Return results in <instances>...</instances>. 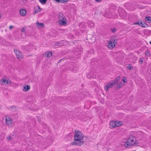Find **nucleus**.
I'll return each mask as SVG.
<instances>
[{"label":"nucleus","mask_w":151,"mask_h":151,"mask_svg":"<svg viewBox=\"0 0 151 151\" xmlns=\"http://www.w3.org/2000/svg\"><path fill=\"white\" fill-rule=\"evenodd\" d=\"M5 121L6 124L9 126L12 124V120L8 116H5Z\"/></svg>","instance_id":"9"},{"label":"nucleus","mask_w":151,"mask_h":151,"mask_svg":"<svg viewBox=\"0 0 151 151\" xmlns=\"http://www.w3.org/2000/svg\"><path fill=\"white\" fill-rule=\"evenodd\" d=\"M140 26L142 27H146L148 26V24L144 22H141L140 23Z\"/></svg>","instance_id":"16"},{"label":"nucleus","mask_w":151,"mask_h":151,"mask_svg":"<svg viewBox=\"0 0 151 151\" xmlns=\"http://www.w3.org/2000/svg\"><path fill=\"white\" fill-rule=\"evenodd\" d=\"M55 45L60 47L63 46L64 45V43L62 41H60L59 42H55Z\"/></svg>","instance_id":"13"},{"label":"nucleus","mask_w":151,"mask_h":151,"mask_svg":"<svg viewBox=\"0 0 151 151\" xmlns=\"http://www.w3.org/2000/svg\"><path fill=\"white\" fill-rule=\"evenodd\" d=\"M138 144L136 137L133 135L130 136L125 143L124 146L126 148H129L134 146H137Z\"/></svg>","instance_id":"1"},{"label":"nucleus","mask_w":151,"mask_h":151,"mask_svg":"<svg viewBox=\"0 0 151 151\" xmlns=\"http://www.w3.org/2000/svg\"><path fill=\"white\" fill-rule=\"evenodd\" d=\"M143 60H142V59H139V62H141L142 63H143Z\"/></svg>","instance_id":"35"},{"label":"nucleus","mask_w":151,"mask_h":151,"mask_svg":"<svg viewBox=\"0 0 151 151\" xmlns=\"http://www.w3.org/2000/svg\"><path fill=\"white\" fill-rule=\"evenodd\" d=\"M86 77L88 78L91 79V78H96V76L92 73L90 72L87 74Z\"/></svg>","instance_id":"10"},{"label":"nucleus","mask_w":151,"mask_h":151,"mask_svg":"<svg viewBox=\"0 0 151 151\" xmlns=\"http://www.w3.org/2000/svg\"><path fill=\"white\" fill-rule=\"evenodd\" d=\"M40 2L42 4H44L46 3L47 0H39Z\"/></svg>","instance_id":"26"},{"label":"nucleus","mask_w":151,"mask_h":151,"mask_svg":"<svg viewBox=\"0 0 151 151\" xmlns=\"http://www.w3.org/2000/svg\"><path fill=\"white\" fill-rule=\"evenodd\" d=\"M150 43L151 45V41L150 42Z\"/></svg>","instance_id":"39"},{"label":"nucleus","mask_w":151,"mask_h":151,"mask_svg":"<svg viewBox=\"0 0 151 151\" xmlns=\"http://www.w3.org/2000/svg\"><path fill=\"white\" fill-rule=\"evenodd\" d=\"M11 83V81L10 80H6V84H10Z\"/></svg>","instance_id":"31"},{"label":"nucleus","mask_w":151,"mask_h":151,"mask_svg":"<svg viewBox=\"0 0 151 151\" xmlns=\"http://www.w3.org/2000/svg\"><path fill=\"white\" fill-rule=\"evenodd\" d=\"M65 2L68 1L69 0H65Z\"/></svg>","instance_id":"38"},{"label":"nucleus","mask_w":151,"mask_h":151,"mask_svg":"<svg viewBox=\"0 0 151 151\" xmlns=\"http://www.w3.org/2000/svg\"><path fill=\"white\" fill-rule=\"evenodd\" d=\"M1 14H0V18H1Z\"/></svg>","instance_id":"40"},{"label":"nucleus","mask_w":151,"mask_h":151,"mask_svg":"<svg viewBox=\"0 0 151 151\" xmlns=\"http://www.w3.org/2000/svg\"><path fill=\"white\" fill-rule=\"evenodd\" d=\"M83 141H75L74 140L73 143H72V145H78L81 146L83 144Z\"/></svg>","instance_id":"11"},{"label":"nucleus","mask_w":151,"mask_h":151,"mask_svg":"<svg viewBox=\"0 0 151 151\" xmlns=\"http://www.w3.org/2000/svg\"><path fill=\"white\" fill-rule=\"evenodd\" d=\"M115 127L121 126L123 124V123L120 121H114Z\"/></svg>","instance_id":"12"},{"label":"nucleus","mask_w":151,"mask_h":151,"mask_svg":"<svg viewBox=\"0 0 151 151\" xmlns=\"http://www.w3.org/2000/svg\"><path fill=\"white\" fill-rule=\"evenodd\" d=\"M87 23L88 25L91 27H93L94 26V23L93 21L89 20L88 21Z\"/></svg>","instance_id":"20"},{"label":"nucleus","mask_w":151,"mask_h":151,"mask_svg":"<svg viewBox=\"0 0 151 151\" xmlns=\"http://www.w3.org/2000/svg\"><path fill=\"white\" fill-rule=\"evenodd\" d=\"M84 137V135L79 130H75V133L74 137V140L75 141H82Z\"/></svg>","instance_id":"2"},{"label":"nucleus","mask_w":151,"mask_h":151,"mask_svg":"<svg viewBox=\"0 0 151 151\" xmlns=\"http://www.w3.org/2000/svg\"><path fill=\"white\" fill-rule=\"evenodd\" d=\"M62 60V59H60V60L58 61V63H60V61H61V60Z\"/></svg>","instance_id":"37"},{"label":"nucleus","mask_w":151,"mask_h":151,"mask_svg":"<svg viewBox=\"0 0 151 151\" xmlns=\"http://www.w3.org/2000/svg\"><path fill=\"white\" fill-rule=\"evenodd\" d=\"M140 22L139 21H137L136 22L134 23L133 24V25H137L138 24L140 26Z\"/></svg>","instance_id":"30"},{"label":"nucleus","mask_w":151,"mask_h":151,"mask_svg":"<svg viewBox=\"0 0 151 151\" xmlns=\"http://www.w3.org/2000/svg\"><path fill=\"white\" fill-rule=\"evenodd\" d=\"M58 23L60 26H65L67 24V19L65 17H63L61 19H59Z\"/></svg>","instance_id":"6"},{"label":"nucleus","mask_w":151,"mask_h":151,"mask_svg":"<svg viewBox=\"0 0 151 151\" xmlns=\"http://www.w3.org/2000/svg\"><path fill=\"white\" fill-rule=\"evenodd\" d=\"M14 52L16 55L17 58L19 60H21L22 59L23 56L22 53L17 49H14Z\"/></svg>","instance_id":"4"},{"label":"nucleus","mask_w":151,"mask_h":151,"mask_svg":"<svg viewBox=\"0 0 151 151\" xmlns=\"http://www.w3.org/2000/svg\"><path fill=\"white\" fill-rule=\"evenodd\" d=\"M96 2H100L101 0H95Z\"/></svg>","instance_id":"36"},{"label":"nucleus","mask_w":151,"mask_h":151,"mask_svg":"<svg viewBox=\"0 0 151 151\" xmlns=\"http://www.w3.org/2000/svg\"><path fill=\"white\" fill-rule=\"evenodd\" d=\"M145 20L146 22L150 23H151V17H147L145 18Z\"/></svg>","instance_id":"18"},{"label":"nucleus","mask_w":151,"mask_h":151,"mask_svg":"<svg viewBox=\"0 0 151 151\" xmlns=\"http://www.w3.org/2000/svg\"><path fill=\"white\" fill-rule=\"evenodd\" d=\"M115 124L114 121H112L110 123L109 126L110 128L112 129L115 127Z\"/></svg>","instance_id":"14"},{"label":"nucleus","mask_w":151,"mask_h":151,"mask_svg":"<svg viewBox=\"0 0 151 151\" xmlns=\"http://www.w3.org/2000/svg\"><path fill=\"white\" fill-rule=\"evenodd\" d=\"M37 25L38 27L42 28L44 27V25L43 23H39L38 22H37Z\"/></svg>","instance_id":"19"},{"label":"nucleus","mask_w":151,"mask_h":151,"mask_svg":"<svg viewBox=\"0 0 151 151\" xmlns=\"http://www.w3.org/2000/svg\"><path fill=\"white\" fill-rule=\"evenodd\" d=\"M21 31L23 33H24L26 31V30L24 28H22L21 30Z\"/></svg>","instance_id":"32"},{"label":"nucleus","mask_w":151,"mask_h":151,"mask_svg":"<svg viewBox=\"0 0 151 151\" xmlns=\"http://www.w3.org/2000/svg\"><path fill=\"white\" fill-rule=\"evenodd\" d=\"M65 17L63 14L61 13H59L58 14V17L59 19H61L63 17Z\"/></svg>","instance_id":"23"},{"label":"nucleus","mask_w":151,"mask_h":151,"mask_svg":"<svg viewBox=\"0 0 151 151\" xmlns=\"http://www.w3.org/2000/svg\"><path fill=\"white\" fill-rule=\"evenodd\" d=\"M110 29L113 33H115L116 31V29L115 28H111Z\"/></svg>","instance_id":"25"},{"label":"nucleus","mask_w":151,"mask_h":151,"mask_svg":"<svg viewBox=\"0 0 151 151\" xmlns=\"http://www.w3.org/2000/svg\"><path fill=\"white\" fill-rule=\"evenodd\" d=\"M117 39H113L108 42V47L110 49H112L115 47L116 44H117Z\"/></svg>","instance_id":"3"},{"label":"nucleus","mask_w":151,"mask_h":151,"mask_svg":"<svg viewBox=\"0 0 151 151\" xmlns=\"http://www.w3.org/2000/svg\"><path fill=\"white\" fill-rule=\"evenodd\" d=\"M57 2H60L61 3H64L65 2V0H55Z\"/></svg>","instance_id":"27"},{"label":"nucleus","mask_w":151,"mask_h":151,"mask_svg":"<svg viewBox=\"0 0 151 151\" xmlns=\"http://www.w3.org/2000/svg\"><path fill=\"white\" fill-rule=\"evenodd\" d=\"M30 89V86L29 85H27L26 86L24 87L23 91H27Z\"/></svg>","instance_id":"17"},{"label":"nucleus","mask_w":151,"mask_h":151,"mask_svg":"<svg viewBox=\"0 0 151 151\" xmlns=\"http://www.w3.org/2000/svg\"><path fill=\"white\" fill-rule=\"evenodd\" d=\"M41 10V9L40 8L39 6L38 5L34 7L33 9V14H35L36 13H38Z\"/></svg>","instance_id":"8"},{"label":"nucleus","mask_w":151,"mask_h":151,"mask_svg":"<svg viewBox=\"0 0 151 151\" xmlns=\"http://www.w3.org/2000/svg\"><path fill=\"white\" fill-rule=\"evenodd\" d=\"M122 80L125 83H126L127 82V79L126 78L124 77L122 78Z\"/></svg>","instance_id":"29"},{"label":"nucleus","mask_w":151,"mask_h":151,"mask_svg":"<svg viewBox=\"0 0 151 151\" xmlns=\"http://www.w3.org/2000/svg\"><path fill=\"white\" fill-rule=\"evenodd\" d=\"M145 55L147 56H149L150 55V52L149 50H147L145 51Z\"/></svg>","instance_id":"24"},{"label":"nucleus","mask_w":151,"mask_h":151,"mask_svg":"<svg viewBox=\"0 0 151 151\" xmlns=\"http://www.w3.org/2000/svg\"><path fill=\"white\" fill-rule=\"evenodd\" d=\"M6 80L4 79H1L0 81V84L1 85L6 84Z\"/></svg>","instance_id":"21"},{"label":"nucleus","mask_w":151,"mask_h":151,"mask_svg":"<svg viewBox=\"0 0 151 151\" xmlns=\"http://www.w3.org/2000/svg\"><path fill=\"white\" fill-rule=\"evenodd\" d=\"M127 68L128 69L131 70L133 68V67L131 65L129 64V65L127 66Z\"/></svg>","instance_id":"28"},{"label":"nucleus","mask_w":151,"mask_h":151,"mask_svg":"<svg viewBox=\"0 0 151 151\" xmlns=\"http://www.w3.org/2000/svg\"><path fill=\"white\" fill-rule=\"evenodd\" d=\"M45 55L48 57H50L52 56V53L51 52H47L46 53Z\"/></svg>","instance_id":"22"},{"label":"nucleus","mask_w":151,"mask_h":151,"mask_svg":"<svg viewBox=\"0 0 151 151\" xmlns=\"http://www.w3.org/2000/svg\"><path fill=\"white\" fill-rule=\"evenodd\" d=\"M11 139V136H9L7 138V139L9 141Z\"/></svg>","instance_id":"33"},{"label":"nucleus","mask_w":151,"mask_h":151,"mask_svg":"<svg viewBox=\"0 0 151 151\" xmlns=\"http://www.w3.org/2000/svg\"><path fill=\"white\" fill-rule=\"evenodd\" d=\"M13 27L12 26V25L10 26L9 27V29L10 30H12V29H13Z\"/></svg>","instance_id":"34"},{"label":"nucleus","mask_w":151,"mask_h":151,"mask_svg":"<svg viewBox=\"0 0 151 151\" xmlns=\"http://www.w3.org/2000/svg\"><path fill=\"white\" fill-rule=\"evenodd\" d=\"M20 14L22 16H24L26 13V12L25 10L22 9L20 10Z\"/></svg>","instance_id":"15"},{"label":"nucleus","mask_w":151,"mask_h":151,"mask_svg":"<svg viewBox=\"0 0 151 151\" xmlns=\"http://www.w3.org/2000/svg\"><path fill=\"white\" fill-rule=\"evenodd\" d=\"M116 81H112L108 83H107V84L105 86L104 89L106 91L108 90L109 88H110L116 84Z\"/></svg>","instance_id":"5"},{"label":"nucleus","mask_w":151,"mask_h":151,"mask_svg":"<svg viewBox=\"0 0 151 151\" xmlns=\"http://www.w3.org/2000/svg\"><path fill=\"white\" fill-rule=\"evenodd\" d=\"M120 79V77L119 76L118 78H116V79L114 81H116V84H117V86H116V89L119 88H121L122 86H123L122 83L119 82L118 81L119 79Z\"/></svg>","instance_id":"7"}]
</instances>
